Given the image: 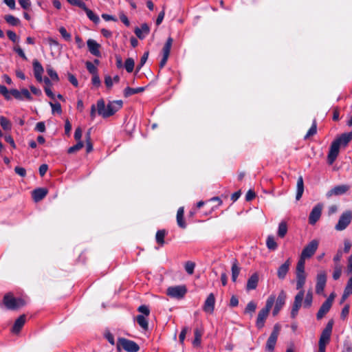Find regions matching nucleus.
<instances>
[{"label":"nucleus","mask_w":352,"mask_h":352,"mask_svg":"<svg viewBox=\"0 0 352 352\" xmlns=\"http://www.w3.org/2000/svg\"><path fill=\"white\" fill-rule=\"evenodd\" d=\"M86 67L89 73L91 74H97V68L91 62L87 61L86 63Z\"/></svg>","instance_id":"603ef678"},{"label":"nucleus","mask_w":352,"mask_h":352,"mask_svg":"<svg viewBox=\"0 0 352 352\" xmlns=\"http://www.w3.org/2000/svg\"><path fill=\"white\" fill-rule=\"evenodd\" d=\"M46 70H47V74L50 76V78L53 80L58 81L59 80L58 76L56 72L54 71V69L51 66H48L47 67Z\"/></svg>","instance_id":"49530a36"},{"label":"nucleus","mask_w":352,"mask_h":352,"mask_svg":"<svg viewBox=\"0 0 352 352\" xmlns=\"http://www.w3.org/2000/svg\"><path fill=\"white\" fill-rule=\"evenodd\" d=\"M351 221L352 212L351 210H346L340 217L337 224L335 226V229L337 231H342L348 227Z\"/></svg>","instance_id":"0eeeda50"},{"label":"nucleus","mask_w":352,"mask_h":352,"mask_svg":"<svg viewBox=\"0 0 352 352\" xmlns=\"http://www.w3.org/2000/svg\"><path fill=\"white\" fill-rule=\"evenodd\" d=\"M87 44L89 51L91 54L97 57L101 56V53L100 51L101 46L99 43H98L95 40L90 38L87 41Z\"/></svg>","instance_id":"f3484780"},{"label":"nucleus","mask_w":352,"mask_h":352,"mask_svg":"<svg viewBox=\"0 0 352 352\" xmlns=\"http://www.w3.org/2000/svg\"><path fill=\"white\" fill-rule=\"evenodd\" d=\"M50 105L52 107V113L56 112L58 114H60L62 113L61 105L59 102L53 103L52 102H50Z\"/></svg>","instance_id":"3c124183"},{"label":"nucleus","mask_w":352,"mask_h":352,"mask_svg":"<svg viewBox=\"0 0 352 352\" xmlns=\"http://www.w3.org/2000/svg\"><path fill=\"white\" fill-rule=\"evenodd\" d=\"M33 67H34V76H35L36 79L40 82H42L43 81L42 75H43V73L44 71L43 66L37 60H34L33 61Z\"/></svg>","instance_id":"aec40b11"},{"label":"nucleus","mask_w":352,"mask_h":352,"mask_svg":"<svg viewBox=\"0 0 352 352\" xmlns=\"http://www.w3.org/2000/svg\"><path fill=\"white\" fill-rule=\"evenodd\" d=\"M344 290L352 294V276L348 280Z\"/></svg>","instance_id":"338daca9"},{"label":"nucleus","mask_w":352,"mask_h":352,"mask_svg":"<svg viewBox=\"0 0 352 352\" xmlns=\"http://www.w3.org/2000/svg\"><path fill=\"white\" fill-rule=\"evenodd\" d=\"M317 132V124L316 120H314L313 124L311 126V128L307 131V134L305 136V139H307L311 136H313L315 135Z\"/></svg>","instance_id":"37998d69"},{"label":"nucleus","mask_w":352,"mask_h":352,"mask_svg":"<svg viewBox=\"0 0 352 352\" xmlns=\"http://www.w3.org/2000/svg\"><path fill=\"white\" fill-rule=\"evenodd\" d=\"M339 149L340 146L338 145V142L333 141L331 145L327 157L329 164H332L337 158L339 153Z\"/></svg>","instance_id":"dca6fc26"},{"label":"nucleus","mask_w":352,"mask_h":352,"mask_svg":"<svg viewBox=\"0 0 352 352\" xmlns=\"http://www.w3.org/2000/svg\"><path fill=\"white\" fill-rule=\"evenodd\" d=\"M280 330V326L278 324H276L274 326L273 331L267 339L265 349L268 351H273L277 341V338Z\"/></svg>","instance_id":"9d476101"},{"label":"nucleus","mask_w":352,"mask_h":352,"mask_svg":"<svg viewBox=\"0 0 352 352\" xmlns=\"http://www.w3.org/2000/svg\"><path fill=\"white\" fill-rule=\"evenodd\" d=\"M290 265L291 262L289 259H287L278 267L277 270V276L279 279L283 280L286 277V275L289 272Z\"/></svg>","instance_id":"6ab92c4d"},{"label":"nucleus","mask_w":352,"mask_h":352,"mask_svg":"<svg viewBox=\"0 0 352 352\" xmlns=\"http://www.w3.org/2000/svg\"><path fill=\"white\" fill-rule=\"evenodd\" d=\"M47 194V190L43 188H36L32 192V197L36 202L42 200Z\"/></svg>","instance_id":"b1692460"},{"label":"nucleus","mask_w":352,"mask_h":352,"mask_svg":"<svg viewBox=\"0 0 352 352\" xmlns=\"http://www.w3.org/2000/svg\"><path fill=\"white\" fill-rule=\"evenodd\" d=\"M266 245L270 250H275L277 248V243L273 236H268L266 241Z\"/></svg>","instance_id":"c9c22d12"},{"label":"nucleus","mask_w":352,"mask_h":352,"mask_svg":"<svg viewBox=\"0 0 352 352\" xmlns=\"http://www.w3.org/2000/svg\"><path fill=\"white\" fill-rule=\"evenodd\" d=\"M184 267H185V270L186 272L191 275L194 273V270H195V263L192 261H187L186 263H185V265H184Z\"/></svg>","instance_id":"a18cd8bd"},{"label":"nucleus","mask_w":352,"mask_h":352,"mask_svg":"<svg viewBox=\"0 0 352 352\" xmlns=\"http://www.w3.org/2000/svg\"><path fill=\"white\" fill-rule=\"evenodd\" d=\"M10 93L12 96L17 100H32V97L27 89H23L21 91L13 89L10 90Z\"/></svg>","instance_id":"ddd939ff"},{"label":"nucleus","mask_w":352,"mask_h":352,"mask_svg":"<svg viewBox=\"0 0 352 352\" xmlns=\"http://www.w3.org/2000/svg\"><path fill=\"white\" fill-rule=\"evenodd\" d=\"M194 334H195V338H194V340L192 341V344L195 346H199L201 344L203 331L199 329H195Z\"/></svg>","instance_id":"c756f323"},{"label":"nucleus","mask_w":352,"mask_h":352,"mask_svg":"<svg viewBox=\"0 0 352 352\" xmlns=\"http://www.w3.org/2000/svg\"><path fill=\"white\" fill-rule=\"evenodd\" d=\"M352 140V132L348 133H343L342 135L335 140L336 142H338V145L346 146Z\"/></svg>","instance_id":"bb28decb"},{"label":"nucleus","mask_w":352,"mask_h":352,"mask_svg":"<svg viewBox=\"0 0 352 352\" xmlns=\"http://www.w3.org/2000/svg\"><path fill=\"white\" fill-rule=\"evenodd\" d=\"M296 289L299 292L294 297V300L291 311V317L294 318L298 315L300 308L303 305L305 308H309L312 305L313 293L311 289H309L305 295L303 287L306 282V274H296Z\"/></svg>","instance_id":"f257e3e1"},{"label":"nucleus","mask_w":352,"mask_h":352,"mask_svg":"<svg viewBox=\"0 0 352 352\" xmlns=\"http://www.w3.org/2000/svg\"><path fill=\"white\" fill-rule=\"evenodd\" d=\"M275 300L276 296L274 295L270 296L266 300L265 307L259 311L256 321V326L258 329H261L264 327L265 320Z\"/></svg>","instance_id":"7ed1b4c3"},{"label":"nucleus","mask_w":352,"mask_h":352,"mask_svg":"<svg viewBox=\"0 0 352 352\" xmlns=\"http://www.w3.org/2000/svg\"><path fill=\"white\" fill-rule=\"evenodd\" d=\"M3 303L7 309L10 310H16L25 305V301L21 298H15L9 293L4 296Z\"/></svg>","instance_id":"20e7f679"},{"label":"nucleus","mask_w":352,"mask_h":352,"mask_svg":"<svg viewBox=\"0 0 352 352\" xmlns=\"http://www.w3.org/2000/svg\"><path fill=\"white\" fill-rule=\"evenodd\" d=\"M333 320H330L327 322L325 328L322 331L318 341V346L326 348L327 345L329 343L333 330Z\"/></svg>","instance_id":"423d86ee"},{"label":"nucleus","mask_w":352,"mask_h":352,"mask_svg":"<svg viewBox=\"0 0 352 352\" xmlns=\"http://www.w3.org/2000/svg\"><path fill=\"white\" fill-rule=\"evenodd\" d=\"M6 21L11 25L17 26L20 24V20L11 14L6 15L4 17Z\"/></svg>","instance_id":"2f4dec72"},{"label":"nucleus","mask_w":352,"mask_h":352,"mask_svg":"<svg viewBox=\"0 0 352 352\" xmlns=\"http://www.w3.org/2000/svg\"><path fill=\"white\" fill-rule=\"evenodd\" d=\"M84 146V144L82 141L78 142L75 145L68 148L67 152L69 154L74 153L80 150Z\"/></svg>","instance_id":"79ce46f5"},{"label":"nucleus","mask_w":352,"mask_h":352,"mask_svg":"<svg viewBox=\"0 0 352 352\" xmlns=\"http://www.w3.org/2000/svg\"><path fill=\"white\" fill-rule=\"evenodd\" d=\"M258 282V276L257 274H252L247 282L246 289L248 290L255 289Z\"/></svg>","instance_id":"393cba45"},{"label":"nucleus","mask_w":352,"mask_h":352,"mask_svg":"<svg viewBox=\"0 0 352 352\" xmlns=\"http://www.w3.org/2000/svg\"><path fill=\"white\" fill-rule=\"evenodd\" d=\"M0 124L1 127L6 131H9L12 128L10 121L4 116H0Z\"/></svg>","instance_id":"e433bc0d"},{"label":"nucleus","mask_w":352,"mask_h":352,"mask_svg":"<svg viewBox=\"0 0 352 352\" xmlns=\"http://www.w3.org/2000/svg\"><path fill=\"white\" fill-rule=\"evenodd\" d=\"M327 282V275L325 272L322 271L318 274L316 278V292L320 294L323 292Z\"/></svg>","instance_id":"f8f14e48"},{"label":"nucleus","mask_w":352,"mask_h":352,"mask_svg":"<svg viewBox=\"0 0 352 352\" xmlns=\"http://www.w3.org/2000/svg\"><path fill=\"white\" fill-rule=\"evenodd\" d=\"M351 243L349 239H344V252L348 253L351 248Z\"/></svg>","instance_id":"0e129e2a"},{"label":"nucleus","mask_w":352,"mask_h":352,"mask_svg":"<svg viewBox=\"0 0 352 352\" xmlns=\"http://www.w3.org/2000/svg\"><path fill=\"white\" fill-rule=\"evenodd\" d=\"M144 91V87H140L138 88H131L127 87L124 90V95L125 97H129L132 95L141 93Z\"/></svg>","instance_id":"c85d7f7f"},{"label":"nucleus","mask_w":352,"mask_h":352,"mask_svg":"<svg viewBox=\"0 0 352 352\" xmlns=\"http://www.w3.org/2000/svg\"><path fill=\"white\" fill-rule=\"evenodd\" d=\"M104 84L109 89L112 87L113 82L112 78L110 76H106L104 77Z\"/></svg>","instance_id":"4d7b16f0"},{"label":"nucleus","mask_w":352,"mask_h":352,"mask_svg":"<svg viewBox=\"0 0 352 352\" xmlns=\"http://www.w3.org/2000/svg\"><path fill=\"white\" fill-rule=\"evenodd\" d=\"M287 298L286 293L285 291L281 290L276 300V305L273 310V315L276 316L281 309L282 307L285 305V300Z\"/></svg>","instance_id":"4468645a"},{"label":"nucleus","mask_w":352,"mask_h":352,"mask_svg":"<svg viewBox=\"0 0 352 352\" xmlns=\"http://www.w3.org/2000/svg\"><path fill=\"white\" fill-rule=\"evenodd\" d=\"M148 52H144L143 56L141 57L140 63L137 66V68H136L137 72H138L141 69V68L143 67V65L145 64V63L146 62V60L148 59Z\"/></svg>","instance_id":"09e8293b"},{"label":"nucleus","mask_w":352,"mask_h":352,"mask_svg":"<svg viewBox=\"0 0 352 352\" xmlns=\"http://www.w3.org/2000/svg\"><path fill=\"white\" fill-rule=\"evenodd\" d=\"M14 171L16 174L21 177H25L26 175L25 169L20 166H16L14 168Z\"/></svg>","instance_id":"680f3d73"},{"label":"nucleus","mask_w":352,"mask_h":352,"mask_svg":"<svg viewBox=\"0 0 352 352\" xmlns=\"http://www.w3.org/2000/svg\"><path fill=\"white\" fill-rule=\"evenodd\" d=\"M166 234L165 230H158L156 233L155 239L158 244L163 245L164 244V237Z\"/></svg>","instance_id":"473e14b6"},{"label":"nucleus","mask_w":352,"mask_h":352,"mask_svg":"<svg viewBox=\"0 0 352 352\" xmlns=\"http://www.w3.org/2000/svg\"><path fill=\"white\" fill-rule=\"evenodd\" d=\"M149 27L146 23H143L140 28L135 30V34L140 39L144 38L149 33Z\"/></svg>","instance_id":"4be33fe9"},{"label":"nucleus","mask_w":352,"mask_h":352,"mask_svg":"<svg viewBox=\"0 0 352 352\" xmlns=\"http://www.w3.org/2000/svg\"><path fill=\"white\" fill-rule=\"evenodd\" d=\"M319 241L318 240L314 239L311 241L303 248L300 256L305 259L311 258L316 253Z\"/></svg>","instance_id":"1a4fd4ad"},{"label":"nucleus","mask_w":352,"mask_h":352,"mask_svg":"<svg viewBox=\"0 0 352 352\" xmlns=\"http://www.w3.org/2000/svg\"><path fill=\"white\" fill-rule=\"evenodd\" d=\"M122 104L123 102L120 100H113L109 102L106 107L104 100L100 99L97 102L98 113L103 118L110 117L122 108Z\"/></svg>","instance_id":"f03ea898"},{"label":"nucleus","mask_w":352,"mask_h":352,"mask_svg":"<svg viewBox=\"0 0 352 352\" xmlns=\"http://www.w3.org/2000/svg\"><path fill=\"white\" fill-rule=\"evenodd\" d=\"M59 32L65 40L70 41L71 34L67 32L66 29L64 27H60L59 28Z\"/></svg>","instance_id":"864d4df0"},{"label":"nucleus","mask_w":352,"mask_h":352,"mask_svg":"<svg viewBox=\"0 0 352 352\" xmlns=\"http://www.w3.org/2000/svg\"><path fill=\"white\" fill-rule=\"evenodd\" d=\"M18 1H19V4L23 9L27 10L30 7L31 3H30V0H18Z\"/></svg>","instance_id":"e2e57ef3"},{"label":"nucleus","mask_w":352,"mask_h":352,"mask_svg":"<svg viewBox=\"0 0 352 352\" xmlns=\"http://www.w3.org/2000/svg\"><path fill=\"white\" fill-rule=\"evenodd\" d=\"M256 309V304L254 301H250L248 303L245 309V314H249L251 316H252V314L255 312Z\"/></svg>","instance_id":"4c0bfd02"},{"label":"nucleus","mask_w":352,"mask_h":352,"mask_svg":"<svg viewBox=\"0 0 352 352\" xmlns=\"http://www.w3.org/2000/svg\"><path fill=\"white\" fill-rule=\"evenodd\" d=\"M68 80L69 81L76 87L78 86V82L74 75L72 74H68Z\"/></svg>","instance_id":"bf43d9fd"},{"label":"nucleus","mask_w":352,"mask_h":352,"mask_svg":"<svg viewBox=\"0 0 352 352\" xmlns=\"http://www.w3.org/2000/svg\"><path fill=\"white\" fill-rule=\"evenodd\" d=\"M331 306L332 305L330 304V302L324 301L320 307L316 314L317 319L321 320L325 316V314H327L329 311Z\"/></svg>","instance_id":"5701e85b"},{"label":"nucleus","mask_w":352,"mask_h":352,"mask_svg":"<svg viewBox=\"0 0 352 352\" xmlns=\"http://www.w3.org/2000/svg\"><path fill=\"white\" fill-rule=\"evenodd\" d=\"M239 272H240V268L237 265L236 263L234 262L232 266V280L233 282H235L236 280V278L239 274Z\"/></svg>","instance_id":"ea45409f"},{"label":"nucleus","mask_w":352,"mask_h":352,"mask_svg":"<svg viewBox=\"0 0 352 352\" xmlns=\"http://www.w3.org/2000/svg\"><path fill=\"white\" fill-rule=\"evenodd\" d=\"M173 44V39L172 38L169 37L162 49L163 56H169L170 48Z\"/></svg>","instance_id":"f704fd0d"},{"label":"nucleus","mask_w":352,"mask_h":352,"mask_svg":"<svg viewBox=\"0 0 352 352\" xmlns=\"http://www.w3.org/2000/svg\"><path fill=\"white\" fill-rule=\"evenodd\" d=\"M349 189V186L347 185H340L333 187L332 189L327 192V197H331L333 195H341L347 192Z\"/></svg>","instance_id":"a211bd4d"},{"label":"nucleus","mask_w":352,"mask_h":352,"mask_svg":"<svg viewBox=\"0 0 352 352\" xmlns=\"http://www.w3.org/2000/svg\"><path fill=\"white\" fill-rule=\"evenodd\" d=\"M116 346L118 351L123 349L127 352H138L140 349L136 342L124 338H119L118 339Z\"/></svg>","instance_id":"39448f33"},{"label":"nucleus","mask_w":352,"mask_h":352,"mask_svg":"<svg viewBox=\"0 0 352 352\" xmlns=\"http://www.w3.org/2000/svg\"><path fill=\"white\" fill-rule=\"evenodd\" d=\"M287 232V225L285 221H281L278 225V236L283 238Z\"/></svg>","instance_id":"7c9ffc66"},{"label":"nucleus","mask_w":352,"mask_h":352,"mask_svg":"<svg viewBox=\"0 0 352 352\" xmlns=\"http://www.w3.org/2000/svg\"><path fill=\"white\" fill-rule=\"evenodd\" d=\"M347 273L349 274H352V254L349 256L348 259Z\"/></svg>","instance_id":"774afa93"},{"label":"nucleus","mask_w":352,"mask_h":352,"mask_svg":"<svg viewBox=\"0 0 352 352\" xmlns=\"http://www.w3.org/2000/svg\"><path fill=\"white\" fill-rule=\"evenodd\" d=\"M25 323V315L20 316L14 322V325L12 328V332L13 333H18Z\"/></svg>","instance_id":"412c9836"},{"label":"nucleus","mask_w":352,"mask_h":352,"mask_svg":"<svg viewBox=\"0 0 352 352\" xmlns=\"http://www.w3.org/2000/svg\"><path fill=\"white\" fill-rule=\"evenodd\" d=\"M35 130L41 133L44 132L45 131V123L43 122H37L36 124Z\"/></svg>","instance_id":"052dcab7"},{"label":"nucleus","mask_w":352,"mask_h":352,"mask_svg":"<svg viewBox=\"0 0 352 352\" xmlns=\"http://www.w3.org/2000/svg\"><path fill=\"white\" fill-rule=\"evenodd\" d=\"M303 192H304L303 178L302 176H300L298 178L297 184H296V200H300V199L302 196Z\"/></svg>","instance_id":"a878e982"},{"label":"nucleus","mask_w":352,"mask_h":352,"mask_svg":"<svg viewBox=\"0 0 352 352\" xmlns=\"http://www.w3.org/2000/svg\"><path fill=\"white\" fill-rule=\"evenodd\" d=\"M14 50L23 59L27 60V57L23 51V50L19 47L16 46L14 48Z\"/></svg>","instance_id":"69168bd1"},{"label":"nucleus","mask_w":352,"mask_h":352,"mask_svg":"<svg viewBox=\"0 0 352 352\" xmlns=\"http://www.w3.org/2000/svg\"><path fill=\"white\" fill-rule=\"evenodd\" d=\"M305 258H303L300 256V258L298 261L296 265V274H305Z\"/></svg>","instance_id":"72a5a7b5"},{"label":"nucleus","mask_w":352,"mask_h":352,"mask_svg":"<svg viewBox=\"0 0 352 352\" xmlns=\"http://www.w3.org/2000/svg\"><path fill=\"white\" fill-rule=\"evenodd\" d=\"M104 337L111 345L115 344L114 337L111 332L106 331L104 333Z\"/></svg>","instance_id":"6e6d98bb"},{"label":"nucleus","mask_w":352,"mask_h":352,"mask_svg":"<svg viewBox=\"0 0 352 352\" xmlns=\"http://www.w3.org/2000/svg\"><path fill=\"white\" fill-rule=\"evenodd\" d=\"M187 293V288L185 285H177L169 287L166 290V294L173 298L181 299Z\"/></svg>","instance_id":"6e6552de"},{"label":"nucleus","mask_w":352,"mask_h":352,"mask_svg":"<svg viewBox=\"0 0 352 352\" xmlns=\"http://www.w3.org/2000/svg\"><path fill=\"white\" fill-rule=\"evenodd\" d=\"M87 17L93 22L98 23L100 21L99 17L94 13V12L88 9L86 12Z\"/></svg>","instance_id":"de8ad7c7"},{"label":"nucleus","mask_w":352,"mask_h":352,"mask_svg":"<svg viewBox=\"0 0 352 352\" xmlns=\"http://www.w3.org/2000/svg\"><path fill=\"white\" fill-rule=\"evenodd\" d=\"M342 258V251L340 250H338L336 254L333 257V262L334 265H341L340 263L341 259Z\"/></svg>","instance_id":"5fc2aeb1"},{"label":"nucleus","mask_w":352,"mask_h":352,"mask_svg":"<svg viewBox=\"0 0 352 352\" xmlns=\"http://www.w3.org/2000/svg\"><path fill=\"white\" fill-rule=\"evenodd\" d=\"M137 322L144 329H148V321L144 316L139 315L137 316Z\"/></svg>","instance_id":"a19ab883"},{"label":"nucleus","mask_w":352,"mask_h":352,"mask_svg":"<svg viewBox=\"0 0 352 352\" xmlns=\"http://www.w3.org/2000/svg\"><path fill=\"white\" fill-rule=\"evenodd\" d=\"M8 37L13 42H16L18 41V37L16 34V33L13 31L8 30L7 32Z\"/></svg>","instance_id":"13d9d810"},{"label":"nucleus","mask_w":352,"mask_h":352,"mask_svg":"<svg viewBox=\"0 0 352 352\" xmlns=\"http://www.w3.org/2000/svg\"><path fill=\"white\" fill-rule=\"evenodd\" d=\"M135 66L134 60L131 58H128L124 63V68L126 72L131 73L133 71Z\"/></svg>","instance_id":"58836bf2"},{"label":"nucleus","mask_w":352,"mask_h":352,"mask_svg":"<svg viewBox=\"0 0 352 352\" xmlns=\"http://www.w3.org/2000/svg\"><path fill=\"white\" fill-rule=\"evenodd\" d=\"M184 210L183 207H180L177 212V223L178 226L182 228H185L186 224L184 220Z\"/></svg>","instance_id":"cd10ccee"},{"label":"nucleus","mask_w":352,"mask_h":352,"mask_svg":"<svg viewBox=\"0 0 352 352\" xmlns=\"http://www.w3.org/2000/svg\"><path fill=\"white\" fill-rule=\"evenodd\" d=\"M333 269V278L334 280H338L340 278L342 274V265L338 264L334 265Z\"/></svg>","instance_id":"c03bdc74"},{"label":"nucleus","mask_w":352,"mask_h":352,"mask_svg":"<svg viewBox=\"0 0 352 352\" xmlns=\"http://www.w3.org/2000/svg\"><path fill=\"white\" fill-rule=\"evenodd\" d=\"M0 94L3 96L6 100H10V95H12L10 91H9L6 86L2 85H0Z\"/></svg>","instance_id":"8fccbe9b"},{"label":"nucleus","mask_w":352,"mask_h":352,"mask_svg":"<svg viewBox=\"0 0 352 352\" xmlns=\"http://www.w3.org/2000/svg\"><path fill=\"white\" fill-rule=\"evenodd\" d=\"M215 298L212 293L210 294L204 302L203 310L208 314H212L214 309Z\"/></svg>","instance_id":"2eb2a0df"},{"label":"nucleus","mask_w":352,"mask_h":352,"mask_svg":"<svg viewBox=\"0 0 352 352\" xmlns=\"http://www.w3.org/2000/svg\"><path fill=\"white\" fill-rule=\"evenodd\" d=\"M323 208L322 204H316L311 211L309 216V223L311 225H315L316 223L320 219Z\"/></svg>","instance_id":"9b49d317"}]
</instances>
